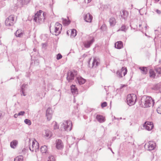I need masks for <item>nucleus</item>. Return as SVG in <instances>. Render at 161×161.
Segmentation results:
<instances>
[{
    "label": "nucleus",
    "instance_id": "nucleus-32",
    "mask_svg": "<svg viewBox=\"0 0 161 161\" xmlns=\"http://www.w3.org/2000/svg\"><path fill=\"white\" fill-rule=\"evenodd\" d=\"M156 72L159 74H161V68H157L155 69Z\"/></svg>",
    "mask_w": 161,
    "mask_h": 161
},
{
    "label": "nucleus",
    "instance_id": "nucleus-38",
    "mask_svg": "<svg viewBox=\"0 0 161 161\" xmlns=\"http://www.w3.org/2000/svg\"><path fill=\"white\" fill-rule=\"evenodd\" d=\"M25 114V112L24 111H21L19 113V115H23Z\"/></svg>",
    "mask_w": 161,
    "mask_h": 161
},
{
    "label": "nucleus",
    "instance_id": "nucleus-15",
    "mask_svg": "<svg viewBox=\"0 0 161 161\" xmlns=\"http://www.w3.org/2000/svg\"><path fill=\"white\" fill-rule=\"evenodd\" d=\"M52 110L51 108H48L46 111V116L47 119L50 120L52 118Z\"/></svg>",
    "mask_w": 161,
    "mask_h": 161
},
{
    "label": "nucleus",
    "instance_id": "nucleus-37",
    "mask_svg": "<svg viewBox=\"0 0 161 161\" xmlns=\"http://www.w3.org/2000/svg\"><path fill=\"white\" fill-rule=\"evenodd\" d=\"M157 111L158 114H161V106L157 108Z\"/></svg>",
    "mask_w": 161,
    "mask_h": 161
},
{
    "label": "nucleus",
    "instance_id": "nucleus-21",
    "mask_svg": "<svg viewBox=\"0 0 161 161\" xmlns=\"http://www.w3.org/2000/svg\"><path fill=\"white\" fill-rule=\"evenodd\" d=\"M23 35V32L20 30H18L15 33V35L17 37H21Z\"/></svg>",
    "mask_w": 161,
    "mask_h": 161
},
{
    "label": "nucleus",
    "instance_id": "nucleus-12",
    "mask_svg": "<svg viewBox=\"0 0 161 161\" xmlns=\"http://www.w3.org/2000/svg\"><path fill=\"white\" fill-rule=\"evenodd\" d=\"M94 41V38H92L90 39L85 41L84 43L85 47L86 48L90 47L91 45L93 43Z\"/></svg>",
    "mask_w": 161,
    "mask_h": 161
},
{
    "label": "nucleus",
    "instance_id": "nucleus-24",
    "mask_svg": "<svg viewBox=\"0 0 161 161\" xmlns=\"http://www.w3.org/2000/svg\"><path fill=\"white\" fill-rule=\"evenodd\" d=\"M149 74L150 77L153 78H155L156 74L153 70L152 69H150L149 71Z\"/></svg>",
    "mask_w": 161,
    "mask_h": 161
},
{
    "label": "nucleus",
    "instance_id": "nucleus-6",
    "mask_svg": "<svg viewBox=\"0 0 161 161\" xmlns=\"http://www.w3.org/2000/svg\"><path fill=\"white\" fill-rule=\"evenodd\" d=\"M39 147L38 143L35 139H32V144L30 147V150L33 152H36L38 150Z\"/></svg>",
    "mask_w": 161,
    "mask_h": 161
},
{
    "label": "nucleus",
    "instance_id": "nucleus-19",
    "mask_svg": "<svg viewBox=\"0 0 161 161\" xmlns=\"http://www.w3.org/2000/svg\"><path fill=\"white\" fill-rule=\"evenodd\" d=\"M100 63V60L96 58H93V61L92 62V67L94 66L96 67Z\"/></svg>",
    "mask_w": 161,
    "mask_h": 161
},
{
    "label": "nucleus",
    "instance_id": "nucleus-39",
    "mask_svg": "<svg viewBox=\"0 0 161 161\" xmlns=\"http://www.w3.org/2000/svg\"><path fill=\"white\" fill-rule=\"evenodd\" d=\"M19 115V114H16L14 115V118H16Z\"/></svg>",
    "mask_w": 161,
    "mask_h": 161
},
{
    "label": "nucleus",
    "instance_id": "nucleus-10",
    "mask_svg": "<svg viewBox=\"0 0 161 161\" xmlns=\"http://www.w3.org/2000/svg\"><path fill=\"white\" fill-rule=\"evenodd\" d=\"M155 143L153 141H149L147 143L145 144V147L148 150H153L155 147Z\"/></svg>",
    "mask_w": 161,
    "mask_h": 161
},
{
    "label": "nucleus",
    "instance_id": "nucleus-23",
    "mask_svg": "<svg viewBox=\"0 0 161 161\" xmlns=\"http://www.w3.org/2000/svg\"><path fill=\"white\" fill-rule=\"evenodd\" d=\"M110 25L111 26H114L116 23V21L114 18L112 17L110 18L109 20Z\"/></svg>",
    "mask_w": 161,
    "mask_h": 161
},
{
    "label": "nucleus",
    "instance_id": "nucleus-3",
    "mask_svg": "<svg viewBox=\"0 0 161 161\" xmlns=\"http://www.w3.org/2000/svg\"><path fill=\"white\" fill-rule=\"evenodd\" d=\"M50 29V32L52 34L57 36L61 32L62 29V25L57 22L54 25H51Z\"/></svg>",
    "mask_w": 161,
    "mask_h": 161
},
{
    "label": "nucleus",
    "instance_id": "nucleus-17",
    "mask_svg": "<svg viewBox=\"0 0 161 161\" xmlns=\"http://www.w3.org/2000/svg\"><path fill=\"white\" fill-rule=\"evenodd\" d=\"M96 118L97 121L100 123L103 122L105 121V117L101 115H97Z\"/></svg>",
    "mask_w": 161,
    "mask_h": 161
},
{
    "label": "nucleus",
    "instance_id": "nucleus-9",
    "mask_svg": "<svg viewBox=\"0 0 161 161\" xmlns=\"http://www.w3.org/2000/svg\"><path fill=\"white\" fill-rule=\"evenodd\" d=\"M77 72L75 70L69 71L68 72L67 76V80L69 82H70L74 79V76L76 75Z\"/></svg>",
    "mask_w": 161,
    "mask_h": 161
},
{
    "label": "nucleus",
    "instance_id": "nucleus-14",
    "mask_svg": "<svg viewBox=\"0 0 161 161\" xmlns=\"http://www.w3.org/2000/svg\"><path fill=\"white\" fill-rule=\"evenodd\" d=\"M67 33L69 35L70 34V37L73 38L76 36L77 35V31L75 29H71L68 30L67 31Z\"/></svg>",
    "mask_w": 161,
    "mask_h": 161
},
{
    "label": "nucleus",
    "instance_id": "nucleus-41",
    "mask_svg": "<svg viewBox=\"0 0 161 161\" xmlns=\"http://www.w3.org/2000/svg\"><path fill=\"white\" fill-rule=\"evenodd\" d=\"M87 0V3H89V2H90L92 0Z\"/></svg>",
    "mask_w": 161,
    "mask_h": 161
},
{
    "label": "nucleus",
    "instance_id": "nucleus-20",
    "mask_svg": "<svg viewBox=\"0 0 161 161\" xmlns=\"http://www.w3.org/2000/svg\"><path fill=\"white\" fill-rule=\"evenodd\" d=\"M139 69L141 70V73L143 75L146 74L148 72L147 68L146 67H140Z\"/></svg>",
    "mask_w": 161,
    "mask_h": 161
},
{
    "label": "nucleus",
    "instance_id": "nucleus-33",
    "mask_svg": "<svg viewBox=\"0 0 161 161\" xmlns=\"http://www.w3.org/2000/svg\"><path fill=\"white\" fill-rule=\"evenodd\" d=\"M25 122L28 125H30L31 124V121L28 119H25Z\"/></svg>",
    "mask_w": 161,
    "mask_h": 161
},
{
    "label": "nucleus",
    "instance_id": "nucleus-29",
    "mask_svg": "<svg viewBox=\"0 0 161 161\" xmlns=\"http://www.w3.org/2000/svg\"><path fill=\"white\" fill-rule=\"evenodd\" d=\"M23 158L22 156L16 157L14 159V161H23Z\"/></svg>",
    "mask_w": 161,
    "mask_h": 161
},
{
    "label": "nucleus",
    "instance_id": "nucleus-27",
    "mask_svg": "<svg viewBox=\"0 0 161 161\" xmlns=\"http://www.w3.org/2000/svg\"><path fill=\"white\" fill-rule=\"evenodd\" d=\"M71 91L73 94H75L77 92V88L75 85H72L71 86Z\"/></svg>",
    "mask_w": 161,
    "mask_h": 161
},
{
    "label": "nucleus",
    "instance_id": "nucleus-1",
    "mask_svg": "<svg viewBox=\"0 0 161 161\" xmlns=\"http://www.w3.org/2000/svg\"><path fill=\"white\" fill-rule=\"evenodd\" d=\"M154 103V100L152 98L150 97L144 96L141 99L140 105L142 107L147 108L153 106Z\"/></svg>",
    "mask_w": 161,
    "mask_h": 161
},
{
    "label": "nucleus",
    "instance_id": "nucleus-18",
    "mask_svg": "<svg viewBox=\"0 0 161 161\" xmlns=\"http://www.w3.org/2000/svg\"><path fill=\"white\" fill-rule=\"evenodd\" d=\"M56 147L58 149H60L63 148V144L61 140H58L56 141Z\"/></svg>",
    "mask_w": 161,
    "mask_h": 161
},
{
    "label": "nucleus",
    "instance_id": "nucleus-35",
    "mask_svg": "<svg viewBox=\"0 0 161 161\" xmlns=\"http://www.w3.org/2000/svg\"><path fill=\"white\" fill-rule=\"evenodd\" d=\"M62 57V55L58 53L57 56V59L58 60H59V59H61Z\"/></svg>",
    "mask_w": 161,
    "mask_h": 161
},
{
    "label": "nucleus",
    "instance_id": "nucleus-31",
    "mask_svg": "<svg viewBox=\"0 0 161 161\" xmlns=\"http://www.w3.org/2000/svg\"><path fill=\"white\" fill-rule=\"evenodd\" d=\"M54 157L53 156H50L49 157L47 161H55Z\"/></svg>",
    "mask_w": 161,
    "mask_h": 161
},
{
    "label": "nucleus",
    "instance_id": "nucleus-44",
    "mask_svg": "<svg viewBox=\"0 0 161 161\" xmlns=\"http://www.w3.org/2000/svg\"><path fill=\"white\" fill-rule=\"evenodd\" d=\"M139 26H140H140H141V25H139Z\"/></svg>",
    "mask_w": 161,
    "mask_h": 161
},
{
    "label": "nucleus",
    "instance_id": "nucleus-40",
    "mask_svg": "<svg viewBox=\"0 0 161 161\" xmlns=\"http://www.w3.org/2000/svg\"><path fill=\"white\" fill-rule=\"evenodd\" d=\"M156 12L158 13V14H160V11L158 10H156Z\"/></svg>",
    "mask_w": 161,
    "mask_h": 161
},
{
    "label": "nucleus",
    "instance_id": "nucleus-43",
    "mask_svg": "<svg viewBox=\"0 0 161 161\" xmlns=\"http://www.w3.org/2000/svg\"><path fill=\"white\" fill-rule=\"evenodd\" d=\"M48 135H46V136L48 137Z\"/></svg>",
    "mask_w": 161,
    "mask_h": 161
},
{
    "label": "nucleus",
    "instance_id": "nucleus-30",
    "mask_svg": "<svg viewBox=\"0 0 161 161\" xmlns=\"http://www.w3.org/2000/svg\"><path fill=\"white\" fill-rule=\"evenodd\" d=\"M31 0H20L23 4H27Z\"/></svg>",
    "mask_w": 161,
    "mask_h": 161
},
{
    "label": "nucleus",
    "instance_id": "nucleus-42",
    "mask_svg": "<svg viewBox=\"0 0 161 161\" xmlns=\"http://www.w3.org/2000/svg\"><path fill=\"white\" fill-rule=\"evenodd\" d=\"M156 2H158L160 0H154Z\"/></svg>",
    "mask_w": 161,
    "mask_h": 161
},
{
    "label": "nucleus",
    "instance_id": "nucleus-13",
    "mask_svg": "<svg viewBox=\"0 0 161 161\" xmlns=\"http://www.w3.org/2000/svg\"><path fill=\"white\" fill-rule=\"evenodd\" d=\"M85 21L88 22H91L93 19V17L89 13H88L84 16Z\"/></svg>",
    "mask_w": 161,
    "mask_h": 161
},
{
    "label": "nucleus",
    "instance_id": "nucleus-28",
    "mask_svg": "<svg viewBox=\"0 0 161 161\" xmlns=\"http://www.w3.org/2000/svg\"><path fill=\"white\" fill-rule=\"evenodd\" d=\"M41 151L42 153H46L47 151V147L44 146L41 147Z\"/></svg>",
    "mask_w": 161,
    "mask_h": 161
},
{
    "label": "nucleus",
    "instance_id": "nucleus-4",
    "mask_svg": "<svg viewBox=\"0 0 161 161\" xmlns=\"http://www.w3.org/2000/svg\"><path fill=\"white\" fill-rule=\"evenodd\" d=\"M136 95L134 94H129L127 95V104L130 106L134 105L136 100Z\"/></svg>",
    "mask_w": 161,
    "mask_h": 161
},
{
    "label": "nucleus",
    "instance_id": "nucleus-26",
    "mask_svg": "<svg viewBox=\"0 0 161 161\" xmlns=\"http://www.w3.org/2000/svg\"><path fill=\"white\" fill-rule=\"evenodd\" d=\"M18 144V142L16 140H14L12 141L10 143V146L12 148H15Z\"/></svg>",
    "mask_w": 161,
    "mask_h": 161
},
{
    "label": "nucleus",
    "instance_id": "nucleus-36",
    "mask_svg": "<svg viewBox=\"0 0 161 161\" xmlns=\"http://www.w3.org/2000/svg\"><path fill=\"white\" fill-rule=\"evenodd\" d=\"M58 125L57 123L56 122H55L54 123V129H57L58 128Z\"/></svg>",
    "mask_w": 161,
    "mask_h": 161
},
{
    "label": "nucleus",
    "instance_id": "nucleus-25",
    "mask_svg": "<svg viewBox=\"0 0 161 161\" xmlns=\"http://www.w3.org/2000/svg\"><path fill=\"white\" fill-rule=\"evenodd\" d=\"M70 21L68 18L66 19H63V24L65 25H67L69 24L70 23Z\"/></svg>",
    "mask_w": 161,
    "mask_h": 161
},
{
    "label": "nucleus",
    "instance_id": "nucleus-11",
    "mask_svg": "<svg viewBox=\"0 0 161 161\" xmlns=\"http://www.w3.org/2000/svg\"><path fill=\"white\" fill-rule=\"evenodd\" d=\"M143 127L146 130L149 131L153 129L154 126L152 122L147 121L145 123Z\"/></svg>",
    "mask_w": 161,
    "mask_h": 161
},
{
    "label": "nucleus",
    "instance_id": "nucleus-8",
    "mask_svg": "<svg viewBox=\"0 0 161 161\" xmlns=\"http://www.w3.org/2000/svg\"><path fill=\"white\" fill-rule=\"evenodd\" d=\"M127 70L126 67H123L122 68L117 71L116 74L118 76L119 78H121L127 74Z\"/></svg>",
    "mask_w": 161,
    "mask_h": 161
},
{
    "label": "nucleus",
    "instance_id": "nucleus-34",
    "mask_svg": "<svg viewBox=\"0 0 161 161\" xmlns=\"http://www.w3.org/2000/svg\"><path fill=\"white\" fill-rule=\"evenodd\" d=\"M107 103L106 102H104L102 103L101 106L102 108H103L104 107L107 106Z\"/></svg>",
    "mask_w": 161,
    "mask_h": 161
},
{
    "label": "nucleus",
    "instance_id": "nucleus-16",
    "mask_svg": "<svg viewBox=\"0 0 161 161\" xmlns=\"http://www.w3.org/2000/svg\"><path fill=\"white\" fill-rule=\"evenodd\" d=\"M115 47L118 49H120L123 48V45L122 42L119 41L115 43Z\"/></svg>",
    "mask_w": 161,
    "mask_h": 161
},
{
    "label": "nucleus",
    "instance_id": "nucleus-5",
    "mask_svg": "<svg viewBox=\"0 0 161 161\" xmlns=\"http://www.w3.org/2000/svg\"><path fill=\"white\" fill-rule=\"evenodd\" d=\"M65 131H70L72 127V122L70 120L64 121L62 125Z\"/></svg>",
    "mask_w": 161,
    "mask_h": 161
},
{
    "label": "nucleus",
    "instance_id": "nucleus-2",
    "mask_svg": "<svg viewBox=\"0 0 161 161\" xmlns=\"http://www.w3.org/2000/svg\"><path fill=\"white\" fill-rule=\"evenodd\" d=\"M46 14L41 10H39L35 14L33 19L34 20L38 23L44 22L45 19Z\"/></svg>",
    "mask_w": 161,
    "mask_h": 161
},
{
    "label": "nucleus",
    "instance_id": "nucleus-22",
    "mask_svg": "<svg viewBox=\"0 0 161 161\" xmlns=\"http://www.w3.org/2000/svg\"><path fill=\"white\" fill-rule=\"evenodd\" d=\"M77 79L79 84L80 85L83 84L86 82V80L81 77H77Z\"/></svg>",
    "mask_w": 161,
    "mask_h": 161
},
{
    "label": "nucleus",
    "instance_id": "nucleus-7",
    "mask_svg": "<svg viewBox=\"0 0 161 161\" xmlns=\"http://www.w3.org/2000/svg\"><path fill=\"white\" fill-rule=\"evenodd\" d=\"M14 16L11 15L8 17L6 19L5 23L7 26L13 25L14 24Z\"/></svg>",
    "mask_w": 161,
    "mask_h": 161
}]
</instances>
